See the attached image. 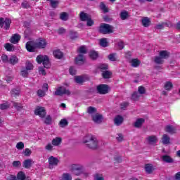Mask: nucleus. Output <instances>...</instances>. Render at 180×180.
<instances>
[{
	"label": "nucleus",
	"mask_w": 180,
	"mask_h": 180,
	"mask_svg": "<svg viewBox=\"0 0 180 180\" xmlns=\"http://www.w3.org/2000/svg\"><path fill=\"white\" fill-rule=\"evenodd\" d=\"M19 40H20V35L19 34H14L12 35L10 41L13 44H17V43H19Z\"/></svg>",
	"instance_id": "nucleus-16"
},
{
	"label": "nucleus",
	"mask_w": 180,
	"mask_h": 180,
	"mask_svg": "<svg viewBox=\"0 0 180 180\" xmlns=\"http://www.w3.org/2000/svg\"><path fill=\"white\" fill-rule=\"evenodd\" d=\"M39 75H46L47 72H46V70H44V68L40 67L39 68Z\"/></svg>",
	"instance_id": "nucleus-55"
},
{
	"label": "nucleus",
	"mask_w": 180,
	"mask_h": 180,
	"mask_svg": "<svg viewBox=\"0 0 180 180\" xmlns=\"http://www.w3.org/2000/svg\"><path fill=\"white\" fill-rule=\"evenodd\" d=\"M60 19L61 20H67L68 19V14L65 12L60 13Z\"/></svg>",
	"instance_id": "nucleus-53"
},
{
	"label": "nucleus",
	"mask_w": 180,
	"mask_h": 180,
	"mask_svg": "<svg viewBox=\"0 0 180 180\" xmlns=\"http://www.w3.org/2000/svg\"><path fill=\"white\" fill-rule=\"evenodd\" d=\"M38 96L43 98V96H46V91L44 90L39 89L37 91Z\"/></svg>",
	"instance_id": "nucleus-54"
},
{
	"label": "nucleus",
	"mask_w": 180,
	"mask_h": 180,
	"mask_svg": "<svg viewBox=\"0 0 180 180\" xmlns=\"http://www.w3.org/2000/svg\"><path fill=\"white\" fill-rule=\"evenodd\" d=\"M120 18H121L122 20H126L129 18V12L123 11L120 13Z\"/></svg>",
	"instance_id": "nucleus-30"
},
{
	"label": "nucleus",
	"mask_w": 180,
	"mask_h": 180,
	"mask_svg": "<svg viewBox=\"0 0 180 180\" xmlns=\"http://www.w3.org/2000/svg\"><path fill=\"white\" fill-rule=\"evenodd\" d=\"M108 60H110V61H116V54L110 53L108 56Z\"/></svg>",
	"instance_id": "nucleus-58"
},
{
	"label": "nucleus",
	"mask_w": 180,
	"mask_h": 180,
	"mask_svg": "<svg viewBox=\"0 0 180 180\" xmlns=\"http://www.w3.org/2000/svg\"><path fill=\"white\" fill-rule=\"evenodd\" d=\"M144 169H145V172H146V174H153V172H154L155 169H154V166L153 165V164L148 163V164L145 165Z\"/></svg>",
	"instance_id": "nucleus-13"
},
{
	"label": "nucleus",
	"mask_w": 180,
	"mask_h": 180,
	"mask_svg": "<svg viewBox=\"0 0 180 180\" xmlns=\"http://www.w3.org/2000/svg\"><path fill=\"white\" fill-rule=\"evenodd\" d=\"M53 56L55 58L60 60V58H63V52H61L60 50H56L53 52Z\"/></svg>",
	"instance_id": "nucleus-31"
},
{
	"label": "nucleus",
	"mask_w": 180,
	"mask_h": 180,
	"mask_svg": "<svg viewBox=\"0 0 180 180\" xmlns=\"http://www.w3.org/2000/svg\"><path fill=\"white\" fill-rule=\"evenodd\" d=\"M61 138L57 137L52 140V145L53 146H60L61 144Z\"/></svg>",
	"instance_id": "nucleus-34"
},
{
	"label": "nucleus",
	"mask_w": 180,
	"mask_h": 180,
	"mask_svg": "<svg viewBox=\"0 0 180 180\" xmlns=\"http://www.w3.org/2000/svg\"><path fill=\"white\" fill-rule=\"evenodd\" d=\"M44 123H46V124H51V117L50 115L45 117Z\"/></svg>",
	"instance_id": "nucleus-57"
},
{
	"label": "nucleus",
	"mask_w": 180,
	"mask_h": 180,
	"mask_svg": "<svg viewBox=\"0 0 180 180\" xmlns=\"http://www.w3.org/2000/svg\"><path fill=\"white\" fill-rule=\"evenodd\" d=\"M25 68H26L27 71H30V70H33V64H32V63H30V62H27Z\"/></svg>",
	"instance_id": "nucleus-51"
},
{
	"label": "nucleus",
	"mask_w": 180,
	"mask_h": 180,
	"mask_svg": "<svg viewBox=\"0 0 180 180\" xmlns=\"http://www.w3.org/2000/svg\"><path fill=\"white\" fill-rule=\"evenodd\" d=\"M32 164H34V162L32 159L25 160L22 162L24 168H30Z\"/></svg>",
	"instance_id": "nucleus-24"
},
{
	"label": "nucleus",
	"mask_w": 180,
	"mask_h": 180,
	"mask_svg": "<svg viewBox=\"0 0 180 180\" xmlns=\"http://www.w3.org/2000/svg\"><path fill=\"white\" fill-rule=\"evenodd\" d=\"M161 158L163 162H166L167 164H172V162H174V159H172V158L168 155H165L162 156Z\"/></svg>",
	"instance_id": "nucleus-18"
},
{
	"label": "nucleus",
	"mask_w": 180,
	"mask_h": 180,
	"mask_svg": "<svg viewBox=\"0 0 180 180\" xmlns=\"http://www.w3.org/2000/svg\"><path fill=\"white\" fill-rule=\"evenodd\" d=\"M99 6H100V9H101V11H103L104 13H108V12H109V8L106 7V5L105 4V3L101 2Z\"/></svg>",
	"instance_id": "nucleus-32"
},
{
	"label": "nucleus",
	"mask_w": 180,
	"mask_h": 180,
	"mask_svg": "<svg viewBox=\"0 0 180 180\" xmlns=\"http://www.w3.org/2000/svg\"><path fill=\"white\" fill-rule=\"evenodd\" d=\"M48 161H49L50 169H53L54 167H57V165H58V162H60L58 159L57 158H54L53 156H51L49 158Z\"/></svg>",
	"instance_id": "nucleus-8"
},
{
	"label": "nucleus",
	"mask_w": 180,
	"mask_h": 180,
	"mask_svg": "<svg viewBox=\"0 0 180 180\" xmlns=\"http://www.w3.org/2000/svg\"><path fill=\"white\" fill-rule=\"evenodd\" d=\"M141 62L139 59H132L131 60V64L132 67H139Z\"/></svg>",
	"instance_id": "nucleus-37"
},
{
	"label": "nucleus",
	"mask_w": 180,
	"mask_h": 180,
	"mask_svg": "<svg viewBox=\"0 0 180 180\" xmlns=\"http://www.w3.org/2000/svg\"><path fill=\"white\" fill-rule=\"evenodd\" d=\"M20 75H22V77L27 78V77L29 75V72H27V70H24L21 71Z\"/></svg>",
	"instance_id": "nucleus-63"
},
{
	"label": "nucleus",
	"mask_w": 180,
	"mask_h": 180,
	"mask_svg": "<svg viewBox=\"0 0 180 180\" xmlns=\"http://www.w3.org/2000/svg\"><path fill=\"white\" fill-rule=\"evenodd\" d=\"M154 62L155 63V64H159V65L164 64V60L160 56H155Z\"/></svg>",
	"instance_id": "nucleus-42"
},
{
	"label": "nucleus",
	"mask_w": 180,
	"mask_h": 180,
	"mask_svg": "<svg viewBox=\"0 0 180 180\" xmlns=\"http://www.w3.org/2000/svg\"><path fill=\"white\" fill-rule=\"evenodd\" d=\"M77 51L79 54H86V48L84 46H80L78 49Z\"/></svg>",
	"instance_id": "nucleus-43"
},
{
	"label": "nucleus",
	"mask_w": 180,
	"mask_h": 180,
	"mask_svg": "<svg viewBox=\"0 0 180 180\" xmlns=\"http://www.w3.org/2000/svg\"><path fill=\"white\" fill-rule=\"evenodd\" d=\"M123 117L122 115H117L115 118L114 119V123L116 124V126H120L122 123H123Z\"/></svg>",
	"instance_id": "nucleus-23"
},
{
	"label": "nucleus",
	"mask_w": 180,
	"mask_h": 180,
	"mask_svg": "<svg viewBox=\"0 0 180 180\" xmlns=\"http://www.w3.org/2000/svg\"><path fill=\"white\" fill-rule=\"evenodd\" d=\"M169 52H168L167 51H161L159 53V56L163 60H167V58H169Z\"/></svg>",
	"instance_id": "nucleus-26"
},
{
	"label": "nucleus",
	"mask_w": 180,
	"mask_h": 180,
	"mask_svg": "<svg viewBox=\"0 0 180 180\" xmlns=\"http://www.w3.org/2000/svg\"><path fill=\"white\" fill-rule=\"evenodd\" d=\"M70 37L71 40H75V39H78V33L77 32L70 31Z\"/></svg>",
	"instance_id": "nucleus-41"
},
{
	"label": "nucleus",
	"mask_w": 180,
	"mask_h": 180,
	"mask_svg": "<svg viewBox=\"0 0 180 180\" xmlns=\"http://www.w3.org/2000/svg\"><path fill=\"white\" fill-rule=\"evenodd\" d=\"M138 93L140 95H144V94H146V88L144 86H140L138 88Z\"/></svg>",
	"instance_id": "nucleus-47"
},
{
	"label": "nucleus",
	"mask_w": 180,
	"mask_h": 180,
	"mask_svg": "<svg viewBox=\"0 0 180 180\" xmlns=\"http://www.w3.org/2000/svg\"><path fill=\"white\" fill-rule=\"evenodd\" d=\"M18 63H19V59L18 58V56L15 55L11 56L8 59V64L15 65V64H18Z\"/></svg>",
	"instance_id": "nucleus-21"
},
{
	"label": "nucleus",
	"mask_w": 180,
	"mask_h": 180,
	"mask_svg": "<svg viewBox=\"0 0 180 180\" xmlns=\"http://www.w3.org/2000/svg\"><path fill=\"white\" fill-rule=\"evenodd\" d=\"M174 85L172 84V82H167L165 84V89H166V91H171V89H172Z\"/></svg>",
	"instance_id": "nucleus-39"
},
{
	"label": "nucleus",
	"mask_w": 180,
	"mask_h": 180,
	"mask_svg": "<svg viewBox=\"0 0 180 180\" xmlns=\"http://www.w3.org/2000/svg\"><path fill=\"white\" fill-rule=\"evenodd\" d=\"M88 77L86 75L75 76V81L77 84H84L85 81H87Z\"/></svg>",
	"instance_id": "nucleus-12"
},
{
	"label": "nucleus",
	"mask_w": 180,
	"mask_h": 180,
	"mask_svg": "<svg viewBox=\"0 0 180 180\" xmlns=\"http://www.w3.org/2000/svg\"><path fill=\"white\" fill-rule=\"evenodd\" d=\"M96 112H98V110L95 107L89 106L87 108L86 113L91 115V117L94 116L95 114H96Z\"/></svg>",
	"instance_id": "nucleus-22"
},
{
	"label": "nucleus",
	"mask_w": 180,
	"mask_h": 180,
	"mask_svg": "<svg viewBox=\"0 0 180 180\" xmlns=\"http://www.w3.org/2000/svg\"><path fill=\"white\" fill-rule=\"evenodd\" d=\"M114 29L115 27L109 24L102 23L98 28V32L102 34H110L113 33Z\"/></svg>",
	"instance_id": "nucleus-5"
},
{
	"label": "nucleus",
	"mask_w": 180,
	"mask_h": 180,
	"mask_svg": "<svg viewBox=\"0 0 180 180\" xmlns=\"http://www.w3.org/2000/svg\"><path fill=\"white\" fill-rule=\"evenodd\" d=\"M142 25L144 27H148L151 25V20L148 17H144L142 20Z\"/></svg>",
	"instance_id": "nucleus-27"
},
{
	"label": "nucleus",
	"mask_w": 180,
	"mask_h": 180,
	"mask_svg": "<svg viewBox=\"0 0 180 180\" xmlns=\"http://www.w3.org/2000/svg\"><path fill=\"white\" fill-rule=\"evenodd\" d=\"M110 75H112V72H109V70L103 71L102 73L103 78L105 79L110 78Z\"/></svg>",
	"instance_id": "nucleus-38"
},
{
	"label": "nucleus",
	"mask_w": 180,
	"mask_h": 180,
	"mask_svg": "<svg viewBox=\"0 0 180 180\" xmlns=\"http://www.w3.org/2000/svg\"><path fill=\"white\" fill-rule=\"evenodd\" d=\"M97 68L101 71H105V70H108L109 68V65H108V64H100L97 66Z\"/></svg>",
	"instance_id": "nucleus-44"
},
{
	"label": "nucleus",
	"mask_w": 180,
	"mask_h": 180,
	"mask_svg": "<svg viewBox=\"0 0 180 180\" xmlns=\"http://www.w3.org/2000/svg\"><path fill=\"white\" fill-rule=\"evenodd\" d=\"M68 122L67 121L66 119H63L60 121L59 122V126L60 127H65V126H67Z\"/></svg>",
	"instance_id": "nucleus-48"
},
{
	"label": "nucleus",
	"mask_w": 180,
	"mask_h": 180,
	"mask_svg": "<svg viewBox=\"0 0 180 180\" xmlns=\"http://www.w3.org/2000/svg\"><path fill=\"white\" fill-rule=\"evenodd\" d=\"M47 46V42L44 39H39L36 41H30L27 42L26 49L27 51L33 53L35 51L36 49H46Z\"/></svg>",
	"instance_id": "nucleus-1"
},
{
	"label": "nucleus",
	"mask_w": 180,
	"mask_h": 180,
	"mask_svg": "<svg viewBox=\"0 0 180 180\" xmlns=\"http://www.w3.org/2000/svg\"><path fill=\"white\" fill-rule=\"evenodd\" d=\"M69 72H70V75H76L77 70L75 69V68L71 66L69 69Z\"/></svg>",
	"instance_id": "nucleus-52"
},
{
	"label": "nucleus",
	"mask_w": 180,
	"mask_h": 180,
	"mask_svg": "<svg viewBox=\"0 0 180 180\" xmlns=\"http://www.w3.org/2000/svg\"><path fill=\"white\" fill-rule=\"evenodd\" d=\"M20 165H22V163L20 162V161L13 162V167H14L15 168H19L20 167Z\"/></svg>",
	"instance_id": "nucleus-59"
},
{
	"label": "nucleus",
	"mask_w": 180,
	"mask_h": 180,
	"mask_svg": "<svg viewBox=\"0 0 180 180\" xmlns=\"http://www.w3.org/2000/svg\"><path fill=\"white\" fill-rule=\"evenodd\" d=\"M127 106H129V103H127V102H123L120 104V108L123 110H125V109H126V108H127Z\"/></svg>",
	"instance_id": "nucleus-62"
},
{
	"label": "nucleus",
	"mask_w": 180,
	"mask_h": 180,
	"mask_svg": "<svg viewBox=\"0 0 180 180\" xmlns=\"http://www.w3.org/2000/svg\"><path fill=\"white\" fill-rule=\"evenodd\" d=\"M79 18H80V20H82V22H86L88 20V19H89L91 18V15H89L88 13L82 11L79 13Z\"/></svg>",
	"instance_id": "nucleus-17"
},
{
	"label": "nucleus",
	"mask_w": 180,
	"mask_h": 180,
	"mask_svg": "<svg viewBox=\"0 0 180 180\" xmlns=\"http://www.w3.org/2000/svg\"><path fill=\"white\" fill-rule=\"evenodd\" d=\"M23 154L25 157H30V155H32V150L29 148H25L23 151Z\"/></svg>",
	"instance_id": "nucleus-50"
},
{
	"label": "nucleus",
	"mask_w": 180,
	"mask_h": 180,
	"mask_svg": "<svg viewBox=\"0 0 180 180\" xmlns=\"http://www.w3.org/2000/svg\"><path fill=\"white\" fill-rule=\"evenodd\" d=\"M145 122H146V120H144L143 118H139L135 122L134 126V127H136V128L141 127V126H143V124Z\"/></svg>",
	"instance_id": "nucleus-25"
},
{
	"label": "nucleus",
	"mask_w": 180,
	"mask_h": 180,
	"mask_svg": "<svg viewBox=\"0 0 180 180\" xmlns=\"http://www.w3.org/2000/svg\"><path fill=\"white\" fill-rule=\"evenodd\" d=\"M8 108H11V105L8 103H4L0 105V109H1V110H5V109H8Z\"/></svg>",
	"instance_id": "nucleus-61"
},
{
	"label": "nucleus",
	"mask_w": 180,
	"mask_h": 180,
	"mask_svg": "<svg viewBox=\"0 0 180 180\" xmlns=\"http://www.w3.org/2000/svg\"><path fill=\"white\" fill-rule=\"evenodd\" d=\"M97 92L100 95L109 94V86L108 84H99L97 86Z\"/></svg>",
	"instance_id": "nucleus-6"
},
{
	"label": "nucleus",
	"mask_w": 180,
	"mask_h": 180,
	"mask_svg": "<svg viewBox=\"0 0 180 180\" xmlns=\"http://www.w3.org/2000/svg\"><path fill=\"white\" fill-rule=\"evenodd\" d=\"M12 21L9 18H0V27H4L6 30H9Z\"/></svg>",
	"instance_id": "nucleus-7"
},
{
	"label": "nucleus",
	"mask_w": 180,
	"mask_h": 180,
	"mask_svg": "<svg viewBox=\"0 0 180 180\" xmlns=\"http://www.w3.org/2000/svg\"><path fill=\"white\" fill-rule=\"evenodd\" d=\"M165 26L166 27H169V26H171V23H168V22L159 23L156 25V26L155 27V29H157L158 30H162V29H164Z\"/></svg>",
	"instance_id": "nucleus-19"
},
{
	"label": "nucleus",
	"mask_w": 180,
	"mask_h": 180,
	"mask_svg": "<svg viewBox=\"0 0 180 180\" xmlns=\"http://www.w3.org/2000/svg\"><path fill=\"white\" fill-rule=\"evenodd\" d=\"M67 92V87L65 86H60L58 87L56 91L53 93L54 95L57 96H61V95H64Z\"/></svg>",
	"instance_id": "nucleus-10"
},
{
	"label": "nucleus",
	"mask_w": 180,
	"mask_h": 180,
	"mask_svg": "<svg viewBox=\"0 0 180 180\" xmlns=\"http://www.w3.org/2000/svg\"><path fill=\"white\" fill-rule=\"evenodd\" d=\"M75 63L77 65H82L85 63V56L82 54H79L75 58Z\"/></svg>",
	"instance_id": "nucleus-15"
},
{
	"label": "nucleus",
	"mask_w": 180,
	"mask_h": 180,
	"mask_svg": "<svg viewBox=\"0 0 180 180\" xmlns=\"http://www.w3.org/2000/svg\"><path fill=\"white\" fill-rule=\"evenodd\" d=\"M86 22H87L86 25L89 27L94 26V22L92 20V17H90Z\"/></svg>",
	"instance_id": "nucleus-60"
},
{
	"label": "nucleus",
	"mask_w": 180,
	"mask_h": 180,
	"mask_svg": "<svg viewBox=\"0 0 180 180\" xmlns=\"http://www.w3.org/2000/svg\"><path fill=\"white\" fill-rule=\"evenodd\" d=\"M15 147L17 150H23V148H25V143H23V142H18Z\"/></svg>",
	"instance_id": "nucleus-49"
},
{
	"label": "nucleus",
	"mask_w": 180,
	"mask_h": 180,
	"mask_svg": "<svg viewBox=\"0 0 180 180\" xmlns=\"http://www.w3.org/2000/svg\"><path fill=\"white\" fill-rule=\"evenodd\" d=\"M91 117L93 122H94V123H97L98 124L102 123V120H103V116L99 113H96L94 115H92Z\"/></svg>",
	"instance_id": "nucleus-11"
},
{
	"label": "nucleus",
	"mask_w": 180,
	"mask_h": 180,
	"mask_svg": "<svg viewBox=\"0 0 180 180\" xmlns=\"http://www.w3.org/2000/svg\"><path fill=\"white\" fill-rule=\"evenodd\" d=\"M94 180H105V178H103V176L99 173H96L94 176Z\"/></svg>",
	"instance_id": "nucleus-46"
},
{
	"label": "nucleus",
	"mask_w": 180,
	"mask_h": 180,
	"mask_svg": "<svg viewBox=\"0 0 180 180\" xmlns=\"http://www.w3.org/2000/svg\"><path fill=\"white\" fill-rule=\"evenodd\" d=\"M147 140L150 144H154L158 141L156 136L152 135L147 138Z\"/></svg>",
	"instance_id": "nucleus-28"
},
{
	"label": "nucleus",
	"mask_w": 180,
	"mask_h": 180,
	"mask_svg": "<svg viewBox=\"0 0 180 180\" xmlns=\"http://www.w3.org/2000/svg\"><path fill=\"white\" fill-rule=\"evenodd\" d=\"M36 61L38 64H43L44 68H50L51 64L50 63V59L49 56L46 55H39L36 58Z\"/></svg>",
	"instance_id": "nucleus-3"
},
{
	"label": "nucleus",
	"mask_w": 180,
	"mask_h": 180,
	"mask_svg": "<svg viewBox=\"0 0 180 180\" xmlns=\"http://www.w3.org/2000/svg\"><path fill=\"white\" fill-rule=\"evenodd\" d=\"M17 179L18 180H25L26 179V174L23 172H20L17 174Z\"/></svg>",
	"instance_id": "nucleus-36"
},
{
	"label": "nucleus",
	"mask_w": 180,
	"mask_h": 180,
	"mask_svg": "<svg viewBox=\"0 0 180 180\" xmlns=\"http://www.w3.org/2000/svg\"><path fill=\"white\" fill-rule=\"evenodd\" d=\"M4 47L7 51H13L15 50V46L12 44L7 43L4 45Z\"/></svg>",
	"instance_id": "nucleus-35"
},
{
	"label": "nucleus",
	"mask_w": 180,
	"mask_h": 180,
	"mask_svg": "<svg viewBox=\"0 0 180 180\" xmlns=\"http://www.w3.org/2000/svg\"><path fill=\"white\" fill-rule=\"evenodd\" d=\"M162 143L165 145L171 144V138L167 134H163L162 137Z\"/></svg>",
	"instance_id": "nucleus-20"
},
{
	"label": "nucleus",
	"mask_w": 180,
	"mask_h": 180,
	"mask_svg": "<svg viewBox=\"0 0 180 180\" xmlns=\"http://www.w3.org/2000/svg\"><path fill=\"white\" fill-rule=\"evenodd\" d=\"M100 46H101V47H108V39L106 38L101 39Z\"/></svg>",
	"instance_id": "nucleus-40"
},
{
	"label": "nucleus",
	"mask_w": 180,
	"mask_h": 180,
	"mask_svg": "<svg viewBox=\"0 0 180 180\" xmlns=\"http://www.w3.org/2000/svg\"><path fill=\"white\" fill-rule=\"evenodd\" d=\"M70 171L72 174H74V175L79 176V175L84 173V166L79 164H72L70 166Z\"/></svg>",
	"instance_id": "nucleus-4"
},
{
	"label": "nucleus",
	"mask_w": 180,
	"mask_h": 180,
	"mask_svg": "<svg viewBox=\"0 0 180 180\" xmlns=\"http://www.w3.org/2000/svg\"><path fill=\"white\" fill-rule=\"evenodd\" d=\"M83 143L91 150H96L98 148V139L91 134H87L84 137Z\"/></svg>",
	"instance_id": "nucleus-2"
},
{
	"label": "nucleus",
	"mask_w": 180,
	"mask_h": 180,
	"mask_svg": "<svg viewBox=\"0 0 180 180\" xmlns=\"http://www.w3.org/2000/svg\"><path fill=\"white\" fill-rule=\"evenodd\" d=\"M165 131H166V133H169V134H175V133H176V127L172 125H167L165 127Z\"/></svg>",
	"instance_id": "nucleus-14"
},
{
	"label": "nucleus",
	"mask_w": 180,
	"mask_h": 180,
	"mask_svg": "<svg viewBox=\"0 0 180 180\" xmlns=\"http://www.w3.org/2000/svg\"><path fill=\"white\" fill-rule=\"evenodd\" d=\"M1 60L3 63H9V58L6 54L1 56Z\"/></svg>",
	"instance_id": "nucleus-56"
},
{
	"label": "nucleus",
	"mask_w": 180,
	"mask_h": 180,
	"mask_svg": "<svg viewBox=\"0 0 180 180\" xmlns=\"http://www.w3.org/2000/svg\"><path fill=\"white\" fill-rule=\"evenodd\" d=\"M6 179L7 180H18V178H16V176L14 175H8V176H7Z\"/></svg>",
	"instance_id": "nucleus-64"
},
{
	"label": "nucleus",
	"mask_w": 180,
	"mask_h": 180,
	"mask_svg": "<svg viewBox=\"0 0 180 180\" xmlns=\"http://www.w3.org/2000/svg\"><path fill=\"white\" fill-rule=\"evenodd\" d=\"M140 96H141L139 92L134 91L133 93V94L131 95V99H132V101H137L140 99Z\"/></svg>",
	"instance_id": "nucleus-33"
},
{
	"label": "nucleus",
	"mask_w": 180,
	"mask_h": 180,
	"mask_svg": "<svg viewBox=\"0 0 180 180\" xmlns=\"http://www.w3.org/2000/svg\"><path fill=\"white\" fill-rule=\"evenodd\" d=\"M46 109L44 107H37L34 110V114L39 117H44L46 115Z\"/></svg>",
	"instance_id": "nucleus-9"
},
{
	"label": "nucleus",
	"mask_w": 180,
	"mask_h": 180,
	"mask_svg": "<svg viewBox=\"0 0 180 180\" xmlns=\"http://www.w3.org/2000/svg\"><path fill=\"white\" fill-rule=\"evenodd\" d=\"M99 56L98 52L95 51H91L89 52V57L90 58H91V60H96V58H98V57Z\"/></svg>",
	"instance_id": "nucleus-29"
},
{
	"label": "nucleus",
	"mask_w": 180,
	"mask_h": 180,
	"mask_svg": "<svg viewBox=\"0 0 180 180\" xmlns=\"http://www.w3.org/2000/svg\"><path fill=\"white\" fill-rule=\"evenodd\" d=\"M60 4V0H51V6L52 8H57L58 6V4Z\"/></svg>",
	"instance_id": "nucleus-45"
}]
</instances>
